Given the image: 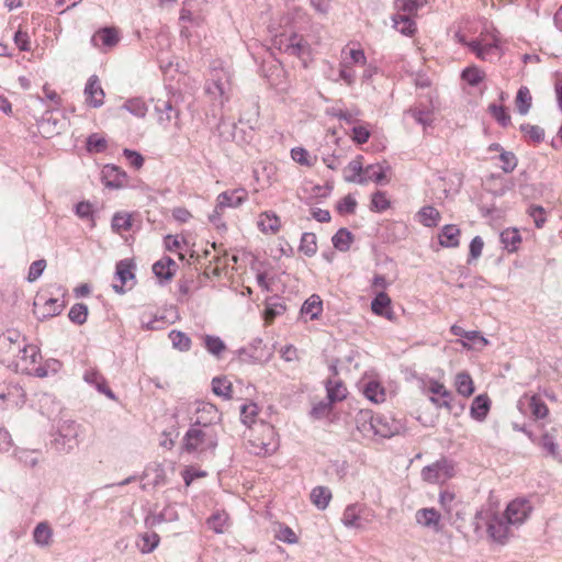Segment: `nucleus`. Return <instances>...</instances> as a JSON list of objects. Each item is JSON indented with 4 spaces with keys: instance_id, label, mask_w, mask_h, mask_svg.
Segmentation results:
<instances>
[{
    "instance_id": "17",
    "label": "nucleus",
    "mask_w": 562,
    "mask_h": 562,
    "mask_svg": "<svg viewBox=\"0 0 562 562\" xmlns=\"http://www.w3.org/2000/svg\"><path fill=\"white\" fill-rule=\"evenodd\" d=\"M83 380L95 386L100 393L106 395L109 398H115L113 391L106 384L105 378L99 371L94 369L87 370L83 374Z\"/></svg>"
},
{
    "instance_id": "30",
    "label": "nucleus",
    "mask_w": 562,
    "mask_h": 562,
    "mask_svg": "<svg viewBox=\"0 0 562 562\" xmlns=\"http://www.w3.org/2000/svg\"><path fill=\"white\" fill-rule=\"evenodd\" d=\"M360 508L357 504H351L346 507L342 514L341 521L349 528H361Z\"/></svg>"
},
{
    "instance_id": "20",
    "label": "nucleus",
    "mask_w": 562,
    "mask_h": 562,
    "mask_svg": "<svg viewBox=\"0 0 562 562\" xmlns=\"http://www.w3.org/2000/svg\"><path fill=\"white\" fill-rule=\"evenodd\" d=\"M491 401L487 395L480 394L477 395L470 407L471 417L477 422H483L490 411Z\"/></svg>"
},
{
    "instance_id": "63",
    "label": "nucleus",
    "mask_w": 562,
    "mask_h": 562,
    "mask_svg": "<svg viewBox=\"0 0 562 562\" xmlns=\"http://www.w3.org/2000/svg\"><path fill=\"white\" fill-rule=\"evenodd\" d=\"M45 268H46V261L44 259H38V260H35L34 262H32L29 268L27 281L29 282L36 281L42 276Z\"/></svg>"
},
{
    "instance_id": "62",
    "label": "nucleus",
    "mask_w": 562,
    "mask_h": 562,
    "mask_svg": "<svg viewBox=\"0 0 562 562\" xmlns=\"http://www.w3.org/2000/svg\"><path fill=\"white\" fill-rule=\"evenodd\" d=\"M356 207H357V201L350 194L346 195L342 200H340L336 206L337 211L340 214H352V213H355Z\"/></svg>"
},
{
    "instance_id": "36",
    "label": "nucleus",
    "mask_w": 562,
    "mask_h": 562,
    "mask_svg": "<svg viewBox=\"0 0 562 562\" xmlns=\"http://www.w3.org/2000/svg\"><path fill=\"white\" fill-rule=\"evenodd\" d=\"M501 240L505 248L513 252L517 250L518 245L521 243V236L516 228H507L501 233Z\"/></svg>"
},
{
    "instance_id": "59",
    "label": "nucleus",
    "mask_w": 562,
    "mask_h": 562,
    "mask_svg": "<svg viewBox=\"0 0 562 562\" xmlns=\"http://www.w3.org/2000/svg\"><path fill=\"white\" fill-rule=\"evenodd\" d=\"M502 161V169L504 172L509 173L517 167V158L514 153L502 150L499 155Z\"/></svg>"
},
{
    "instance_id": "64",
    "label": "nucleus",
    "mask_w": 562,
    "mask_h": 562,
    "mask_svg": "<svg viewBox=\"0 0 562 562\" xmlns=\"http://www.w3.org/2000/svg\"><path fill=\"white\" fill-rule=\"evenodd\" d=\"M528 214H529V216L532 217L537 228H541L544 225L547 218H546V211L542 206L530 205V207L528 209Z\"/></svg>"
},
{
    "instance_id": "31",
    "label": "nucleus",
    "mask_w": 562,
    "mask_h": 562,
    "mask_svg": "<svg viewBox=\"0 0 562 562\" xmlns=\"http://www.w3.org/2000/svg\"><path fill=\"white\" fill-rule=\"evenodd\" d=\"M450 331L452 335L458 337H464L465 339L472 341L473 344H481L482 346H486L488 344V340L481 335L477 330H471L467 331L461 326L454 324L450 327Z\"/></svg>"
},
{
    "instance_id": "51",
    "label": "nucleus",
    "mask_w": 562,
    "mask_h": 562,
    "mask_svg": "<svg viewBox=\"0 0 562 562\" xmlns=\"http://www.w3.org/2000/svg\"><path fill=\"white\" fill-rule=\"evenodd\" d=\"M366 397L374 403H380L384 401V391L376 382H369L364 386L363 391Z\"/></svg>"
},
{
    "instance_id": "43",
    "label": "nucleus",
    "mask_w": 562,
    "mask_h": 562,
    "mask_svg": "<svg viewBox=\"0 0 562 562\" xmlns=\"http://www.w3.org/2000/svg\"><path fill=\"white\" fill-rule=\"evenodd\" d=\"M469 48L476 55L477 58L486 60L488 56L498 48L497 44H487L482 46L479 41H471L468 43Z\"/></svg>"
},
{
    "instance_id": "18",
    "label": "nucleus",
    "mask_w": 562,
    "mask_h": 562,
    "mask_svg": "<svg viewBox=\"0 0 562 562\" xmlns=\"http://www.w3.org/2000/svg\"><path fill=\"white\" fill-rule=\"evenodd\" d=\"M362 158L363 157L359 155L348 164L344 176L345 181L359 184L367 183V179H363L361 176V173L364 172L362 167Z\"/></svg>"
},
{
    "instance_id": "14",
    "label": "nucleus",
    "mask_w": 562,
    "mask_h": 562,
    "mask_svg": "<svg viewBox=\"0 0 562 562\" xmlns=\"http://www.w3.org/2000/svg\"><path fill=\"white\" fill-rule=\"evenodd\" d=\"M178 520V513L172 506H166L160 513H149L145 517V526L147 528H155L162 522H171Z\"/></svg>"
},
{
    "instance_id": "27",
    "label": "nucleus",
    "mask_w": 562,
    "mask_h": 562,
    "mask_svg": "<svg viewBox=\"0 0 562 562\" xmlns=\"http://www.w3.org/2000/svg\"><path fill=\"white\" fill-rule=\"evenodd\" d=\"M65 307V304H58L57 299H48L45 301L42 311H34L38 321L59 315Z\"/></svg>"
},
{
    "instance_id": "29",
    "label": "nucleus",
    "mask_w": 562,
    "mask_h": 562,
    "mask_svg": "<svg viewBox=\"0 0 562 562\" xmlns=\"http://www.w3.org/2000/svg\"><path fill=\"white\" fill-rule=\"evenodd\" d=\"M353 241V235L347 228H339L331 237L334 247L339 251H348Z\"/></svg>"
},
{
    "instance_id": "9",
    "label": "nucleus",
    "mask_w": 562,
    "mask_h": 562,
    "mask_svg": "<svg viewBox=\"0 0 562 562\" xmlns=\"http://www.w3.org/2000/svg\"><path fill=\"white\" fill-rule=\"evenodd\" d=\"M195 414L196 416L191 425L201 428H215L214 425L221 419L217 407L206 402L199 403Z\"/></svg>"
},
{
    "instance_id": "41",
    "label": "nucleus",
    "mask_w": 562,
    "mask_h": 562,
    "mask_svg": "<svg viewBox=\"0 0 562 562\" xmlns=\"http://www.w3.org/2000/svg\"><path fill=\"white\" fill-rule=\"evenodd\" d=\"M212 391L217 396L229 400L232 397V383L226 378L216 376L212 380Z\"/></svg>"
},
{
    "instance_id": "16",
    "label": "nucleus",
    "mask_w": 562,
    "mask_h": 562,
    "mask_svg": "<svg viewBox=\"0 0 562 562\" xmlns=\"http://www.w3.org/2000/svg\"><path fill=\"white\" fill-rule=\"evenodd\" d=\"M134 263L131 260H121L116 263L115 274L119 278L121 284H113V290L119 294H124V284L135 278L133 273Z\"/></svg>"
},
{
    "instance_id": "2",
    "label": "nucleus",
    "mask_w": 562,
    "mask_h": 562,
    "mask_svg": "<svg viewBox=\"0 0 562 562\" xmlns=\"http://www.w3.org/2000/svg\"><path fill=\"white\" fill-rule=\"evenodd\" d=\"M21 335L16 330H8L0 338V352L7 355L8 358H12L14 362L15 359L27 360L30 359L31 363H36L38 358H41V351L35 345L25 344V339H20Z\"/></svg>"
},
{
    "instance_id": "13",
    "label": "nucleus",
    "mask_w": 562,
    "mask_h": 562,
    "mask_svg": "<svg viewBox=\"0 0 562 562\" xmlns=\"http://www.w3.org/2000/svg\"><path fill=\"white\" fill-rule=\"evenodd\" d=\"M391 303L392 301L390 296L384 291H381L371 301V310L378 316L385 317L389 321H394V313L391 308Z\"/></svg>"
},
{
    "instance_id": "11",
    "label": "nucleus",
    "mask_w": 562,
    "mask_h": 562,
    "mask_svg": "<svg viewBox=\"0 0 562 562\" xmlns=\"http://www.w3.org/2000/svg\"><path fill=\"white\" fill-rule=\"evenodd\" d=\"M248 196V192L244 188H238L232 191H224L217 195L216 203L218 209L238 207Z\"/></svg>"
},
{
    "instance_id": "6",
    "label": "nucleus",
    "mask_w": 562,
    "mask_h": 562,
    "mask_svg": "<svg viewBox=\"0 0 562 562\" xmlns=\"http://www.w3.org/2000/svg\"><path fill=\"white\" fill-rule=\"evenodd\" d=\"M205 92L214 99H218L221 105L229 100L231 77L224 69H214L205 85Z\"/></svg>"
},
{
    "instance_id": "4",
    "label": "nucleus",
    "mask_w": 562,
    "mask_h": 562,
    "mask_svg": "<svg viewBox=\"0 0 562 562\" xmlns=\"http://www.w3.org/2000/svg\"><path fill=\"white\" fill-rule=\"evenodd\" d=\"M79 425L74 420H64L58 426L50 446L57 452L69 453L79 445Z\"/></svg>"
},
{
    "instance_id": "54",
    "label": "nucleus",
    "mask_w": 562,
    "mask_h": 562,
    "mask_svg": "<svg viewBox=\"0 0 562 562\" xmlns=\"http://www.w3.org/2000/svg\"><path fill=\"white\" fill-rule=\"evenodd\" d=\"M111 226L115 233L126 232L132 227L131 216L128 214L115 213Z\"/></svg>"
},
{
    "instance_id": "22",
    "label": "nucleus",
    "mask_w": 562,
    "mask_h": 562,
    "mask_svg": "<svg viewBox=\"0 0 562 562\" xmlns=\"http://www.w3.org/2000/svg\"><path fill=\"white\" fill-rule=\"evenodd\" d=\"M155 111L158 115V123L161 125H166L173 117L177 119L179 116V111L168 100H158L155 104Z\"/></svg>"
},
{
    "instance_id": "12",
    "label": "nucleus",
    "mask_w": 562,
    "mask_h": 562,
    "mask_svg": "<svg viewBox=\"0 0 562 562\" xmlns=\"http://www.w3.org/2000/svg\"><path fill=\"white\" fill-rule=\"evenodd\" d=\"M86 102L92 108H100L103 104L104 91L97 76H91L85 87Z\"/></svg>"
},
{
    "instance_id": "44",
    "label": "nucleus",
    "mask_w": 562,
    "mask_h": 562,
    "mask_svg": "<svg viewBox=\"0 0 562 562\" xmlns=\"http://www.w3.org/2000/svg\"><path fill=\"white\" fill-rule=\"evenodd\" d=\"M529 407L531 411V415L536 419H542V418L547 417V415L549 413V408H548L547 404L538 395H532L529 398Z\"/></svg>"
},
{
    "instance_id": "56",
    "label": "nucleus",
    "mask_w": 562,
    "mask_h": 562,
    "mask_svg": "<svg viewBox=\"0 0 562 562\" xmlns=\"http://www.w3.org/2000/svg\"><path fill=\"white\" fill-rule=\"evenodd\" d=\"M371 210L375 212H383L390 207V201L386 198L385 192L376 191L371 198Z\"/></svg>"
},
{
    "instance_id": "3",
    "label": "nucleus",
    "mask_w": 562,
    "mask_h": 562,
    "mask_svg": "<svg viewBox=\"0 0 562 562\" xmlns=\"http://www.w3.org/2000/svg\"><path fill=\"white\" fill-rule=\"evenodd\" d=\"M358 429L362 432H372L382 438H391L398 432L396 423L384 415H374L371 411H360L357 418Z\"/></svg>"
},
{
    "instance_id": "47",
    "label": "nucleus",
    "mask_w": 562,
    "mask_h": 562,
    "mask_svg": "<svg viewBox=\"0 0 562 562\" xmlns=\"http://www.w3.org/2000/svg\"><path fill=\"white\" fill-rule=\"evenodd\" d=\"M227 520L228 515L225 512H215L207 518L206 524L214 532L223 533Z\"/></svg>"
},
{
    "instance_id": "61",
    "label": "nucleus",
    "mask_w": 562,
    "mask_h": 562,
    "mask_svg": "<svg viewBox=\"0 0 562 562\" xmlns=\"http://www.w3.org/2000/svg\"><path fill=\"white\" fill-rule=\"evenodd\" d=\"M292 159L302 166H312L310 153L303 147H294L291 149Z\"/></svg>"
},
{
    "instance_id": "5",
    "label": "nucleus",
    "mask_w": 562,
    "mask_h": 562,
    "mask_svg": "<svg viewBox=\"0 0 562 562\" xmlns=\"http://www.w3.org/2000/svg\"><path fill=\"white\" fill-rule=\"evenodd\" d=\"M514 529L515 526L509 524L503 513H493L487 518L486 532L494 543L505 546L514 537Z\"/></svg>"
},
{
    "instance_id": "38",
    "label": "nucleus",
    "mask_w": 562,
    "mask_h": 562,
    "mask_svg": "<svg viewBox=\"0 0 562 562\" xmlns=\"http://www.w3.org/2000/svg\"><path fill=\"white\" fill-rule=\"evenodd\" d=\"M203 341L206 350L216 358H220L226 349L225 342L217 336L205 335Z\"/></svg>"
},
{
    "instance_id": "25",
    "label": "nucleus",
    "mask_w": 562,
    "mask_h": 562,
    "mask_svg": "<svg viewBox=\"0 0 562 562\" xmlns=\"http://www.w3.org/2000/svg\"><path fill=\"white\" fill-rule=\"evenodd\" d=\"M331 499V491L327 486H316L311 492V502L321 510L327 508Z\"/></svg>"
},
{
    "instance_id": "7",
    "label": "nucleus",
    "mask_w": 562,
    "mask_h": 562,
    "mask_svg": "<svg viewBox=\"0 0 562 562\" xmlns=\"http://www.w3.org/2000/svg\"><path fill=\"white\" fill-rule=\"evenodd\" d=\"M532 510L533 505L529 498L517 497L507 504L503 514L517 529L528 520Z\"/></svg>"
},
{
    "instance_id": "35",
    "label": "nucleus",
    "mask_w": 562,
    "mask_h": 562,
    "mask_svg": "<svg viewBox=\"0 0 562 562\" xmlns=\"http://www.w3.org/2000/svg\"><path fill=\"white\" fill-rule=\"evenodd\" d=\"M418 216L420 217V223L427 227L437 226L441 218L439 211L431 205L422 207Z\"/></svg>"
},
{
    "instance_id": "40",
    "label": "nucleus",
    "mask_w": 562,
    "mask_h": 562,
    "mask_svg": "<svg viewBox=\"0 0 562 562\" xmlns=\"http://www.w3.org/2000/svg\"><path fill=\"white\" fill-rule=\"evenodd\" d=\"M300 251L307 257H313L317 252L316 235L314 233H303L300 243Z\"/></svg>"
},
{
    "instance_id": "55",
    "label": "nucleus",
    "mask_w": 562,
    "mask_h": 562,
    "mask_svg": "<svg viewBox=\"0 0 562 562\" xmlns=\"http://www.w3.org/2000/svg\"><path fill=\"white\" fill-rule=\"evenodd\" d=\"M520 132L528 135L533 143H540L544 138V130L538 125L521 124Z\"/></svg>"
},
{
    "instance_id": "33",
    "label": "nucleus",
    "mask_w": 562,
    "mask_h": 562,
    "mask_svg": "<svg viewBox=\"0 0 562 562\" xmlns=\"http://www.w3.org/2000/svg\"><path fill=\"white\" fill-rule=\"evenodd\" d=\"M323 311V303L318 295L310 296L302 305L301 313L310 315L311 319H316Z\"/></svg>"
},
{
    "instance_id": "21",
    "label": "nucleus",
    "mask_w": 562,
    "mask_h": 562,
    "mask_svg": "<svg viewBox=\"0 0 562 562\" xmlns=\"http://www.w3.org/2000/svg\"><path fill=\"white\" fill-rule=\"evenodd\" d=\"M417 524L439 530L440 514L435 508H422L415 515Z\"/></svg>"
},
{
    "instance_id": "10",
    "label": "nucleus",
    "mask_w": 562,
    "mask_h": 562,
    "mask_svg": "<svg viewBox=\"0 0 562 562\" xmlns=\"http://www.w3.org/2000/svg\"><path fill=\"white\" fill-rule=\"evenodd\" d=\"M103 184L110 189L123 188L127 181V175L115 165H105L101 171Z\"/></svg>"
},
{
    "instance_id": "26",
    "label": "nucleus",
    "mask_w": 562,
    "mask_h": 562,
    "mask_svg": "<svg viewBox=\"0 0 562 562\" xmlns=\"http://www.w3.org/2000/svg\"><path fill=\"white\" fill-rule=\"evenodd\" d=\"M258 226L263 233L276 234L280 229V218L273 212H263L258 221Z\"/></svg>"
},
{
    "instance_id": "15",
    "label": "nucleus",
    "mask_w": 562,
    "mask_h": 562,
    "mask_svg": "<svg viewBox=\"0 0 562 562\" xmlns=\"http://www.w3.org/2000/svg\"><path fill=\"white\" fill-rule=\"evenodd\" d=\"M120 41L119 33L114 27H102L91 38L94 46L111 48Z\"/></svg>"
},
{
    "instance_id": "48",
    "label": "nucleus",
    "mask_w": 562,
    "mask_h": 562,
    "mask_svg": "<svg viewBox=\"0 0 562 562\" xmlns=\"http://www.w3.org/2000/svg\"><path fill=\"white\" fill-rule=\"evenodd\" d=\"M68 317L77 325L85 324L88 317V306L83 303L74 304L68 313Z\"/></svg>"
},
{
    "instance_id": "46",
    "label": "nucleus",
    "mask_w": 562,
    "mask_h": 562,
    "mask_svg": "<svg viewBox=\"0 0 562 562\" xmlns=\"http://www.w3.org/2000/svg\"><path fill=\"white\" fill-rule=\"evenodd\" d=\"M87 150L89 153L100 154L106 150V139L98 133H93L87 138Z\"/></svg>"
},
{
    "instance_id": "24",
    "label": "nucleus",
    "mask_w": 562,
    "mask_h": 562,
    "mask_svg": "<svg viewBox=\"0 0 562 562\" xmlns=\"http://www.w3.org/2000/svg\"><path fill=\"white\" fill-rule=\"evenodd\" d=\"M53 529L47 521L36 525L33 530V540L40 547H48L52 543Z\"/></svg>"
},
{
    "instance_id": "49",
    "label": "nucleus",
    "mask_w": 562,
    "mask_h": 562,
    "mask_svg": "<svg viewBox=\"0 0 562 562\" xmlns=\"http://www.w3.org/2000/svg\"><path fill=\"white\" fill-rule=\"evenodd\" d=\"M484 72L475 66H470L463 69L461 78L470 86L475 87L484 79Z\"/></svg>"
},
{
    "instance_id": "39",
    "label": "nucleus",
    "mask_w": 562,
    "mask_h": 562,
    "mask_svg": "<svg viewBox=\"0 0 562 562\" xmlns=\"http://www.w3.org/2000/svg\"><path fill=\"white\" fill-rule=\"evenodd\" d=\"M531 94L527 87H520L516 95L517 110L521 115H526L531 108Z\"/></svg>"
},
{
    "instance_id": "60",
    "label": "nucleus",
    "mask_w": 562,
    "mask_h": 562,
    "mask_svg": "<svg viewBox=\"0 0 562 562\" xmlns=\"http://www.w3.org/2000/svg\"><path fill=\"white\" fill-rule=\"evenodd\" d=\"M257 414L258 407L255 403L244 404L240 406V420L245 425H250Z\"/></svg>"
},
{
    "instance_id": "50",
    "label": "nucleus",
    "mask_w": 562,
    "mask_h": 562,
    "mask_svg": "<svg viewBox=\"0 0 562 562\" xmlns=\"http://www.w3.org/2000/svg\"><path fill=\"white\" fill-rule=\"evenodd\" d=\"M385 170L381 165H369L364 168V177L368 181H374L375 183H382L385 180Z\"/></svg>"
},
{
    "instance_id": "45",
    "label": "nucleus",
    "mask_w": 562,
    "mask_h": 562,
    "mask_svg": "<svg viewBox=\"0 0 562 562\" xmlns=\"http://www.w3.org/2000/svg\"><path fill=\"white\" fill-rule=\"evenodd\" d=\"M123 108L125 110H127L130 113H132L133 115L140 117V119L145 117V115L147 113V105H146L145 101L140 98H133V99L127 100L123 104Z\"/></svg>"
},
{
    "instance_id": "8",
    "label": "nucleus",
    "mask_w": 562,
    "mask_h": 562,
    "mask_svg": "<svg viewBox=\"0 0 562 562\" xmlns=\"http://www.w3.org/2000/svg\"><path fill=\"white\" fill-rule=\"evenodd\" d=\"M454 475L453 462L445 457L436 462L426 465L422 470V477L428 483H439L451 479Z\"/></svg>"
},
{
    "instance_id": "19",
    "label": "nucleus",
    "mask_w": 562,
    "mask_h": 562,
    "mask_svg": "<svg viewBox=\"0 0 562 562\" xmlns=\"http://www.w3.org/2000/svg\"><path fill=\"white\" fill-rule=\"evenodd\" d=\"M459 237L460 229L453 224L445 225L438 235L439 244L446 248L458 247L460 244Z\"/></svg>"
},
{
    "instance_id": "42",
    "label": "nucleus",
    "mask_w": 562,
    "mask_h": 562,
    "mask_svg": "<svg viewBox=\"0 0 562 562\" xmlns=\"http://www.w3.org/2000/svg\"><path fill=\"white\" fill-rule=\"evenodd\" d=\"M169 338L171 339L173 348L180 351H189L191 348V339L190 337L180 330H171L169 333Z\"/></svg>"
},
{
    "instance_id": "52",
    "label": "nucleus",
    "mask_w": 562,
    "mask_h": 562,
    "mask_svg": "<svg viewBox=\"0 0 562 562\" xmlns=\"http://www.w3.org/2000/svg\"><path fill=\"white\" fill-rule=\"evenodd\" d=\"M488 111L501 126L506 127L510 124V115L503 105L492 103L488 105Z\"/></svg>"
},
{
    "instance_id": "1",
    "label": "nucleus",
    "mask_w": 562,
    "mask_h": 562,
    "mask_svg": "<svg viewBox=\"0 0 562 562\" xmlns=\"http://www.w3.org/2000/svg\"><path fill=\"white\" fill-rule=\"evenodd\" d=\"M218 442L215 428L190 425L182 439V450L198 456L214 453Z\"/></svg>"
},
{
    "instance_id": "28",
    "label": "nucleus",
    "mask_w": 562,
    "mask_h": 562,
    "mask_svg": "<svg viewBox=\"0 0 562 562\" xmlns=\"http://www.w3.org/2000/svg\"><path fill=\"white\" fill-rule=\"evenodd\" d=\"M327 398L330 403L340 402L347 396V387L341 381L328 380L326 383Z\"/></svg>"
},
{
    "instance_id": "32",
    "label": "nucleus",
    "mask_w": 562,
    "mask_h": 562,
    "mask_svg": "<svg viewBox=\"0 0 562 562\" xmlns=\"http://www.w3.org/2000/svg\"><path fill=\"white\" fill-rule=\"evenodd\" d=\"M456 387L460 395L469 397L474 393L472 378L467 372H460L456 376Z\"/></svg>"
},
{
    "instance_id": "23",
    "label": "nucleus",
    "mask_w": 562,
    "mask_h": 562,
    "mask_svg": "<svg viewBox=\"0 0 562 562\" xmlns=\"http://www.w3.org/2000/svg\"><path fill=\"white\" fill-rule=\"evenodd\" d=\"M171 267H176L175 260L170 257H164L153 265V272L158 279L169 281L175 274Z\"/></svg>"
},
{
    "instance_id": "53",
    "label": "nucleus",
    "mask_w": 562,
    "mask_h": 562,
    "mask_svg": "<svg viewBox=\"0 0 562 562\" xmlns=\"http://www.w3.org/2000/svg\"><path fill=\"white\" fill-rule=\"evenodd\" d=\"M408 114L423 126H429L432 123V112L426 108L409 109Z\"/></svg>"
},
{
    "instance_id": "58",
    "label": "nucleus",
    "mask_w": 562,
    "mask_h": 562,
    "mask_svg": "<svg viewBox=\"0 0 562 562\" xmlns=\"http://www.w3.org/2000/svg\"><path fill=\"white\" fill-rule=\"evenodd\" d=\"M439 503L441 507L451 515L453 509L458 506V502H456V495L449 491H442L439 495Z\"/></svg>"
},
{
    "instance_id": "37",
    "label": "nucleus",
    "mask_w": 562,
    "mask_h": 562,
    "mask_svg": "<svg viewBox=\"0 0 562 562\" xmlns=\"http://www.w3.org/2000/svg\"><path fill=\"white\" fill-rule=\"evenodd\" d=\"M394 27L404 35H413L416 31L415 22L408 15L395 14L392 18Z\"/></svg>"
},
{
    "instance_id": "34",
    "label": "nucleus",
    "mask_w": 562,
    "mask_h": 562,
    "mask_svg": "<svg viewBox=\"0 0 562 562\" xmlns=\"http://www.w3.org/2000/svg\"><path fill=\"white\" fill-rule=\"evenodd\" d=\"M251 350L250 360L252 362H262L270 357V351L267 346L262 344L261 338H255L248 346Z\"/></svg>"
},
{
    "instance_id": "57",
    "label": "nucleus",
    "mask_w": 562,
    "mask_h": 562,
    "mask_svg": "<svg viewBox=\"0 0 562 562\" xmlns=\"http://www.w3.org/2000/svg\"><path fill=\"white\" fill-rule=\"evenodd\" d=\"M427 0H395L397 10L412 14L423 7Z\"/></svg>"
}]
</instances>
